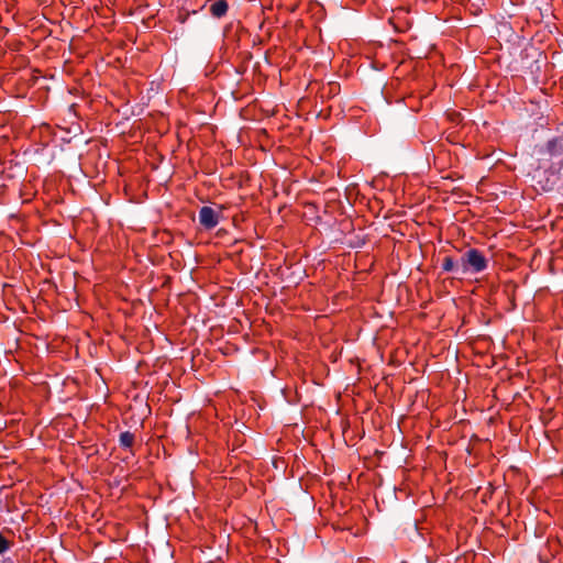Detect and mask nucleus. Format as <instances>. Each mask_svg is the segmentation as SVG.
Listing matches in <instances>:
<instances>
[{"instance_id": "1", "label": "nucleus", "mask_w": 563, "mask_h": 563, "mask_svg": "<svg viewBox=\"0 0 563 563\" xmlns=\"http://www.w3.org/2000/svg\"><path fill=\"white\" fill-rule=\"evenodd\" d=\"M488 267V258L483 251L470 247L464 251L460 257L461 275H475L483 273Z\"/></svg>"}, {"instance_id": "2", "label": "nucleus", "mask_w": 563, "mask_h": 563, "mask_svg": "<svg viewBox=\"0 0 563 563\" xmlns=\"http://www.w3.org/2000/svg\"><path fill=\"white\" fill-rule=\"evenodd\" d=\"M199 223L206 230H211L216 228L219 223V212H217L213 208L203 206L199 210Z\"/></svg>"}, {"instance_id": "3", "label": "nucleus", "mask_w": 563, "mask_h": 563, "mask_svg": "<svg viewBox=\"0 0 563 563\" xmlns=\"http://www.w3.org/2000/svg\"><path fill=\"white\" fill-rule=\"evenodd\" d=\"M544 153L550 157H562L563 156V136H554L547 141L544 145Z\"/></svg>"}, {"instance_id": "4", "label": "nucleus", "mask_w": 563, "mask_h": 563, "mask_svg": "<svg viewBox=\"0 0 563 563\" xmlns=\"http://www.w3.org/2000/svg\"><path fill=\"white\" fill-rule=\"evenodd\" d=\"M210 13L213 18L221 19L223 18L229 10V4L227 0H214L210 4Z\"/></svg>"}, {"instance_id": "5", "label": "nucleus", "mask_w": 563, "mask_h": 563, "mask_svg": "<svg viewBox=\"0 0 563 563\" xmlns=\"http://www.w3.org/2000/svg\"><path fill=\"white\" fill-rule=\"evenodd\" d=\"M208 1H206L203 4H201L198 9H189L187 7H183L179 12H178V15H177V21L181 24L186 23L188 18L190 16V14H196L198 13L199 11H201L206 4H207Z\"/></svg>"}, {"instance_id": "6", "label": "nucleus", "mask_w": 563, "mask_h": 563, "mask_svg": "<svg viewBox=\"0 0 563 563\" xmlns=\"http://www.w3.org/2000/svg\"><path fill=\"white\" fill-rule=\"evenodd\" d=\"M459 266H460V261L455 262L452 256H445L442 260L441 267H442V271L445 273H453V272L461 273V268H459Z\"/></svg>"}, {"instance_id": "7", "label": "nucleus", "mask_w": 563, "mask_h": 563, "mask_svg": "<svg viewBox=\"0 0 563 563\" xmlns=\"http://www.w3.org/2000/svg\"><path fill=\"white\" fill-rule=\"evenodd\" d=\"M135 435L130 431H124L120 433L119 443L123 449H131L134 444Z\"/></svg>"}, {"instance_id": "8", "label": "nucleus", "mask_w": 563, "mask_h": 563, "mask_svg": "<svg viewBox=\"0 0 563 563\" xmlns=\"http://www.w3.org/2000/svg\"><path fill=\"white\" fill-rule=\"evenodd\" d=\"M13 545V541L5 538L2 533H0V554L8 551Z\"/></svg>"}, {"instance_id": "9", "label": "nucleus", "mask_w": 563, "mask_h": 563, "mask_svg": "<svg viewBox=\"0 0 563 563\" xmlns=\"http://www.w3.org/2000/svg\"><path fill=\"white\" fill-rule=\"evenodd\" d=\"M550 172L555 175H562L563 174V158L560 159L558 163H554L550 167Z\"/></svg>"}]
</instances>
